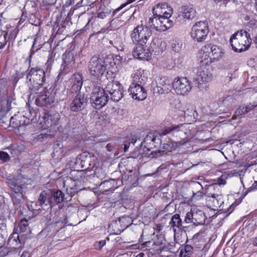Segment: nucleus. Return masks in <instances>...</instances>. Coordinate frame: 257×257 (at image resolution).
Returning a JSON list of instances; mask_svg holds the SVG:
<instances>
[{
	"label": "nucleus",
	"mask_w": 257,
	"mask_h": 257,
	"mask_svg": "<svg viewBox=\"0 0 257 257\" xmlns=\"http://www.w3.org/2000/svg\"><path fill=\"white\" fill-rule=\"evenodd\" d=\"M129 140H130V139H129ZM131 143L134 145L135 143L137 142V139L133 137L131 138Z\"/></svg>",
	"instance_id": "obj_60"
},
{
	"label": "nucleus",
	"mask_w": 257,
	"mask_h": 257,
	"mask_svg": "<svg viewBox=\"0 0 257 257\" xmlns=\"http://www.w3.org/2000/svg\"><path fill=\"white\" fill-rule=\"evenodd\" d=\"M172 86L176 93L182 95L187 94L192 89L191 82L186 77L176 78Z\"/></svg>",
	"instance_id": "obj_11"
},
{
	"label": "nucleus",
	"mask_w": 257,
	"mask_h": 257,
	"mask_svg": "<svg viewBox=\"0 0 257 257\" xmlns=\"http://www.w3.org/2000/svg\"><path fill=\"white\" fill-rule=\"evenodd\" d=\"M106 148L108 152H111L115 149V146L113 144L109 143L106 145Z\"/></svg>",
	"instance_id": "obj_49"
},
{
	"label": "nucleus",
	"mask_w": 257,
	"mask_h": 257,
	"mask_svg": "<svg viewBox=\"0 0 257 257\" xmlns=\"http://www.w3.org/2000/svg\"><path fill=\"white\" fill-rule=\"evenodd\" d=\"M4 33L3 36H0V49H3L5 46L7 42L6 40L7 33L4 32Z\"/></svg>",
	"instance_id": "obj_40"
},
{
	"label": "nucleus",
	"mask_w": 257,
	"mask_h": 257,
	"mask_svg": "<svg viewBox=\"0 0 257 257\" xmlns=\"http://www.w3.org/2000/svg\"><path fill=\"white\" fill-rule=\"evenodd\" d=\"M10 159L9 154L5 152L0 151V160L7 162Z\"/></svg>",
	"instance_id": "obj_42"
},
{
	"label": "nucleus",
	"mask_w": 257,
	"mask_h": 257,
	"mask_svg": "<svg viewBox=\"0 0 257 257\" xmlns=\"http://www.w3.org/2000/svg\"><path fill=\"white\" fill-rule=\"evenodd\" d=\"M17 239L19 240V242H20V240L19 239V235L17 233H13L11 235V240H13V241L17 242Z\"/></svg>",
	"instance_id": "obj_50"
},
{
	"label": "nucleus",
	"mask_w": 257,
	"mask_h": 257,
	"mask_svg": "<svg viewBox=\"0 0 257 257\" xmlns=\"http://www.w3.org/2000/svg\"><path fill=\"white\" fill-rule=\"evenodd\" d=\"M176 131L178 133L177 136L180 138L181 140L175 142L176 147H178L185 144L188 141V134H190L189 131H184V124L178 125H172L167 127L160 134V136H165L172 131Z\"/></svg>",
	"instance_id": "obj_9"
},
{
	"label": "nucleus",
	"mask_w": 257,
	"mask_h": 257,
	"mask_svg": "<svg viewBox=\"0 0 257 257\" xmlns=\"http://www.w3.org/2000/svg\"><path fill=\"white\" fill-rule=\"evenodd\" d=\"M150 243H151V241H146L142 244V247L148 248L150 247L148 245Z\"/></svg>",
	"instance_id": "obj_57"
},
{
	"label": "nucleus",
	"mask_w": 257,
	"mask_h": 257,
	"mask_svg": "<svg viewBox=\"0 0 257 257\" xmlns=\"http://www.w3.org/2000/svg\"><path fill=\"white\" fill-rule=\"evenodd\" d=\"M208 49H209V47L204 46L198 53L199 67L202 68H205L210 66L214 62L212 58L209 56Z\"/></svg>",
	"instance_id": "obj_16"
},
{
	"label": "nucleus",
	"mask_w": 257,
	"mask_h": 257,
	"mask_svg": "<svg viewBox=\"0 0 257 257\" xmlns=\"http://www.w3.org/2000/svg\"><path fill=\"white\" fill-rule=\"evenodd\" d=\"M208 205L213 209H218V203L216 201V194H212L211 196H208L207 198Z\"/></svg>",
	"instance_id": "obj_31"
},
{
	"label": "nucleus",
	"mask_w": 257,
	"mask_h": 257,
	"mask_svg": "<svg viewBox=\"0 0 257 257\" xmlns=\"http://www.w3.org/2000/svg\"><path fill=\"white\" fill-rule=\"evenodd\" d=\"M205 47H209L208 49V52L210 51L212 54V59L214 61H217L221 59L223 55L224 52L223 50L219 47L216 45H211V44H207Z\"/></svg>",
	"instance_id": "obj_27"
},
{
	"label": "nucleus",
	"mask_w": 257,
	"mask_h": 257,
	"mask_svg": "<svg viewBox=\"0 0 257 257\" xmlns=\"http://www.w3.org/2000/svg\"><path fill=\"white\" fill-rule=\"evenodd\" d=\"M43 118L44 127L48 128L58 124L60 115L56 111L46 112L44 113Z\"/></svg>",
	"instance_id": "obj_19"
},
{
	"label": "nucleus",
	"mask_w": 257,
	"mask_h": 257,
	"mask_svg": "<svg viewBox=\"0 0 257 257\" xmlns=\"http://www.w3.org/2000/svg\"><path fill=\"white\" fill-rule=\"evenodd\" d=\"M173 21L166 18L160 16H154L149 19L148 24L151 28L159 31H165L173 25Z\"/></svg>",
	"instance_id": "obj_7"
},
{
	"label": "nucleus",
	"mask_w": 257,
	"mask_h": 257,
	"mask_svg": "<svg viewBox=\"0 0 257 257\" xmlns=\"http://www.w3.org/2000/svg\"><path fill=\"white\" fill-rule=\"evenodd\" d=\"M184 114L185 115L193 116L194 118H195L197 115V112L192 106L190 108L187 109L184 111Z\"/></svg>",
	"instance_id": "obj_38"
},
{
	"label": "nucleus",
	"mask_w": 257,
	"mask_h": 257,
	"mask_svg": "<svg viewBox=\"0 0 257 257\" xmlns=\"http://www.w3.org/2000/svg\"><path fill=\"white\" fill-rule=\"evenodd\" d=\"M257 190V181H255L252 186L249 188V191H255Z\"/></svg>",
	"instance_id": "obj_53"
},
{
	"label": "nucleus",
	"mask_w": 257,
	"mask_h": 257,
	"mask_svg": "<svg viewBox=\"0 0 257 257\" xmlns=\"http://www.w3.org/2000/svg\"><path fill=\"white\" fill-rule=\"evenodd\" d=\"M151 35L152 31L148 26L139 25L134 29L131 37L134 43L144 46Z\"/></svg>",
	"instance_id": "obj_3"
},
{
	"label": "nucleus",
	"mask_w": 257,
	"mask_h": 257,
	"mask_svg": "<svg viewBox=\"0 0 257 257\" xmlns=\"http://www.w3.org/2000/svg\"><path fill=\"white\" fill-rule=\"evenodd\" d=\"M232 50L236 52H242L249 49L252 39L250 34L246 31L241 30L233 34L229 40Z\"/></svg>",
	"instance_id": "obj_2"
},
{
	"label": "nucleus",
	"mask_w": 257,
	"mask_h": 257,
	"mask_svg": "<svg viewBox=\"0 0 257 257\" xmlns=\"http://www.w3.org/2000/svg\"><path fill=\"white\" fill-rule=\"evenodd\" d=\"M229 169H233L237 167V163L234 162H229L227 163Z\"/></svg>",
	"instance_id": "obj_51"
},
{
	"label": "nucleus",
	"mask_w": 257,
	"mask_h": 257,
	"mask_svg": "<svg viewBox=\"0 0 257 257\" xmlns=\"http://www.w3.org/2000/svg\"><path fill=\"white\" fill-rule=\"evenodd\" d=\"M55 54L53 52L50 53L47 62L45 64L46 66L47 72L50 73L51 70V66L54 61Z\"/></svg>",
	"instance_id": "obj_33"
},
{
	"label": "nucleus",
	"mask_w": 257,
	"mask_h": 257,
	"mask_svg": "<svg viewBox=\"0 0 257 257\" xmlns=\"http://www.w3.org/2000/svg\"><path fill=\"white\" fill-rule=\"evenodd\" d=\"M217 182L219 185H225L226 183V177L222 175L217 179Z\"/></svg>",
	"instance_id": "obj_46"
},
{
	"label": "nucleus",
	"mask_w": 257,
	"mask_h": 257,
	"mask_svg": "<svg viewBox=\"0 0 257 257\" xmlns=\"http://www.w3.org/2000/svg\"><path fill=\"white\" fill-rule=\"evenodd\" d=\"M209 33L208 24L207 21L196 22L192 27L190 35L191 38L197 42L204 41Z\"/></svg>",
	"instance_id": "obj_6"
},
{
	"label": "nucleus",
	"mask_w": 257,
	"mask_h": 257,
	"mask_svg": "<svg viewBox=\"0 0 257 257\" xmlns=\"http://www.w3.org/2000/svg\"><path fill=\"white\" fill-rule=\"evenodd\" d=\"M244 113L246 112H245L244 108L243 106L239 107L235 111L236 116H240Z\"/></svg>",
	"instance_id": "obj_45"
},
{
	"label": "nucleus",
	"mask_w": 257,
	"mask_h": 257,
	"mask_svg": "<svg viewBox=\"0 0 257 257\" xmlns=\"http://www.w3.org/2000/svg\"><path fill=\"white\" fill-rule=\"evenodd\" d=\"M165 48L166 43L161 39L155 37L152 40L149 50L151 53H154L155 55H158L163 52Z\"/></svg>",
	"instance_id": "obj_24"
},
{
	"label": "nucleus",
	"mask_w": 257,
	"mask_h": 257,
	"mask_svg": "<svg viewBox=\"0 0 257 257\" xmlns=\"http://www.w3.org/2000/svg\"><path fill=\"white\" fill-rule=\"evenodd\" d=\"M29 253L28 252H24L21 255V257H29Z\"/></svg>",
	"instance_id": "obj_62"
},
{
	"label": "nucleus",
	"mask_w": 257,
	"mask_h": 257,
	"mask_svg": "<svg viewBox=\"0 0 257 257\" xmlns=\"http://www.w3.org/2000/svg\"><path fill=\"white\" fill-rule=\"evenodd\" d=\"M47 137L46 134H40L38 136V139L41 140Z\"/></svg>",
	"instance_id": "obj_59"
},
{
	"label": "nucleus",
	"mask_w": 257,
	"mask_h": 257,
	"mask_svg": "<svg viewBox=\"0 0 257 257\" xmlns=\"http://www.w3.org/2000/svg\"><path fill=\"white\" fill-rule=\"evenodd\" d=\"M63 62L61 64L60 71H70L74 67L75 59L74 55L71 51L65 52L62 56Z\"/></svg>",
	"instance_id": "obj_22"
},
{
	"label": "nucleus",
	"mask_w": 257,
	"mask_h": 257,
	"mask_svg": "<svg viewBox=\"0 0 257 257\" xmlns=\"http://www.w3.org/2000/svg\"><path fill=\"white\" fill-rule=\"evenodd\" d=\"M252 244L254 246H257V238H254L252 241Z\"/></svg>",
	"instance_id": "obj_64"
},
{
	"label": "nucleus",
	"mask_w": 257,
	"mask_h": 257,
	"mask_svg": "<svg viewBox=\"0 0 257 257\" xmlns=\"http://www.w3.org/2000/svg\"><path fill=\"white\" fill-rule=\"evenodd\" d=\"M35 100L37 106L44 108L50 107L55 100L56 93L52 87L49 89L45 88Z\"/></svg>",
	"instance_id": "obj_8"
},
{
	"label": "nucleus",
	"mask_w": 257,
	"mask_h": 257,
	"mask_svg": "<svg viewBox=\"0 0 257 257\" xmlns=\"http://www.w3.org/2000/svg\"><path fill=\"white\" fill-rule=\"evenodd\" d=\"M134 57L140 60H148L151 56V52L148 49H146L143 46L138 45L133 52Z\"/></svg>",
	"instance_id": "obj_26"
},
{
	"label": "nucleus",
	"mask_w": 257,
	"mask_h": 257,
	"mask_svg": "<svg viewBox=\"0 0 257 257\" xmlns=\"http://www.w3.org/2000/svg\"><path fill=\"white\" fill-rule=\"evenodd\" d=\"M212 79V74L208 68H202L199 67L196 77L193 79L194 85L200 90L203 88V84L211 81Z\"/></svg>",
	"instance_id": "obj_10"
},
{
	"label": "nucleus",
	"mask_w": 257,
	"mask_h": 257,
	"mask_svg": "<svg viewBox=\"0 0 257 257\" xmlns=\"http://www.w3.org/2000/svg\"><path fill=\"white\" fill-rule=\"evenodd\" d=\"M105 67L107 72L115 74L121 68V59L119 56H113L112 55L107 56L104 58Z\"/></svg>",
	"instance_id": "obj_14"
},
{
	"label": "nucleus",
	"mask_w": 257,
	"mask_h": 257,
	"mask_svg": "<svg viewBox=\"0 0 257 257\" xmlns=\"http://www.w3.org/2000/svg\"><path fill=\"white\" fill-rule=\"evenodd\" d=\"M128 92L133 98L138 100H143L147 96L146 91L141 84H132L128 89Z\"/></svg>",
	"instance_id": "obj_17"
},
{
	"label": "nucleus",
	"mask_w": 257,
	"mask_h": 257,
	"mask_svg": "<svg viewBox=\"0 0 257 257\" xmlns=\"http://www.w3.org/2000/svg\"><path fill=\"white\" fill-rule=\"evenodd\" d=\"M66 219H64V221L63 220H58L56 221L52 225L55 228L56 231L58 232L60 229L64 228L65 226V224L66 222H64Z\"/></svg>",
	"instance_id": "obj_37"
},
{
	"label": "nucleus",
	"mask_w": 257,
	"mask_h": 257,
	"mask_svg": "<svg viewBox=\"0 0 257 257\" xmlns=\"http://www.w3.org/2000/svg\"><path fill=\"white\" fill-rule=\"evenodd\" d=\"M28 226V220L26 219H22L19 225L20 231L22 232H27V231H29V228Z\"/></svg>",
	"instance_id": "obj_36"
},
{
	"label": "nucleus",
	"mask_w": 257,
	"mask_h": 257,
	"mask_svg": "<svg viewBox=\"0 0 257 257\" xmlns=\"http://www.w3.org/2000/svg\"><path fill=\"white\" fill-rule=\"evenodd\" d=\"M195 186V187L198 189H202L203 187L202 186V185L199 183V182H196L195 184H194Z\"/></svg>",
	"instance_id": "obj_56"
},
{
	"label": "nucleus",
	"mask_w": 257,
	"mask_h": 257,
	"mask_svg": "<svg viewBox=\"0 0 257 257\" xmlns=\"http://www.w3.org/2000/svg\"><path fill=\"white\" fill-rule=\"evenodd\" d=\"M234 99L232 96H228L222 101V103L227 107H230L234 102Z\"/></svg>",
	"instance_id": "obj_39"
},
{
	"label": "nucleus",
	"mask_w": 257,
	"mask_h": 257,
	"mask_svg": "<svg viewBox=\"0 0 257 257\" xmlns=\"http://www.w3.org/2000/svg\"><path fill=\"white\" fill-rule=\"evenodd\" d=\"M205 219L206 216L202 211H193L191 210L186 213L184 222L187 224L192 223L193 224L198 226L203 224Z\"/></svg>",
	"instance_id": "obj_15"
},
{
	"label": "nucleus",
	"mask_w": 257,
	"mask_h": 257,
	"mask_svg": "<svg viewBox=\"0 0 257 257\" xmlns=\"http://www.w3.org/2000/svg\"><path fill=\"white\" fill-rule=\"evenodd\" d=\"M52 201L51 199L50 195L46 191H42L38 197V201L35 203V208L34 209L36 210L41 211L43 209L44 206L50 205L52 207Z\"/></svg>",
	"instance_id": "obj_20"
},
{
	"label": "nucleus",
	"mask_w": 257,
	"mask_h": 257,
	"mask_svg": "<svg viewBox=\"0 0 257 257\" xmlns=\"http://www.w3.org/2000/svg\"><path fill=\"white\" fill-rule=\"evenodd\" d=\"M95 141H96L97 143H98V142L100 143V142H105V140L102 139V138H96V140H95Z\"/></svg>",
	"instance_id": "obj_61"
},
{
	"label": "nucleus",
	"mask_w": 257,
	"mask_h": 257,
	"mask_svg": "<svg viewBox=\"0 0 257 257\" xmlns=\"http://www.w3.org/2000/svg\"><path fill=\"white\" fill-rule=\"evenodd\" d=\"M104 63L103 58L92 57L88 64L89 74L97 79H100L106 71Z\"/></svg>",
	"instance_id": "obj_5"
},
{
	"label": "nucleus",
	"mask_w": 257,
	"mask_h": 257,
	"mask_svg": "<svg viewBox=\"0 0 257 257\" xmlns=\"http://www.w3.org/2000/svg\"><path fill=\"white\" fill-rule=\"evenodd\" d=\"M256 106H257V104H249L248 105H247L245 107H244L245 112H247L249 111H250V110H251L252 109H253V108H254V107H256Z\"/></svg>",
	"instance_id": "obj_48"
},
{
	"label": "nucleus",
	"mask_w": 257,
	"mask_h": 257,
	"mask_svg": "<svg viewBox=\"0 0 257 257\" xmlns=\"http://www.w3.org/2000/svg\"><path fill=\"white\" fill-rule=\"evenodd\" d=\"M69 181L72 184V187H69L67 181L64 182V187H66V191L68 194H69L70 195H72L73 193H75L76 192V188L75 187V182L74 180L70 179Z\"/></svg>",
	"instance_id": "obj_34"
},
{
	"label": "nucleus",
	"mask_w": 257,
	"mask_h": 257,
	"mask_svg": "<svg viewBox=\"0 0 257 257\" xmlns=\"http://www.w3.org/2000/svg\"><path fill=\"white\" fill-rule=\"evenodd\" d=\"M253 42L255 44V47L257 48V33L256 36L253 39Z\"/></svg>",
	"instance_id": "obj_63"
},
{
	"label": "nucleus",
	"mask_w": 257,
	"mask_h": 257,
	"mask_svg": "<svg viewBox=\"0 0 257 257\" xmlns=\"http://www.w3.org/2000/svg\"><path fill=\"white\" fill-rule=\"evenodd\" d=\"M188 253L186 252L184 249H182L180 252V257H190V254H187Z\"/></svg>",
	"instance_id": "obj_52"
},
{
	"label": "nucleus",
	"mask_w": 257,
	"mask_h": 257,
	"mask_svg": "<svg viewBox=\"0 0 257 257\" xmlns=\"http://www.w3.org/2000/svg\"><path fill=\"white\" fill-rule=\"evenodd\" d=\"M105 89L110 95V99L113 101L118 102L123 97V87L118 81L108 82Z\"/></svg>",
	"instance_id": "obj_12"
},
{
	"label": "nucleus",
	"mask_w": 257,
	"mask_h": 257,
	"mask_svg": "<svg viewBox=\"0 0 257 257\" xmlns=\"http://www.w3.org/2000/svg\"><path fill=\"white\" fill-rule=\"evenodd\" d=\"M88 155L89 154L86 152L81 153L76 158V164H79L82 167H84Z\"/></svg>",
	"instance_id": "obj_32"
},
{
	"label": "nucleus",
	"mask_w": 257,
	"mask_h": 257,
	"mask_svg": "<svg viewBox=\"0 0 257 257\" xmlns=\"http://www.w3.org/2000/svg\"><path fill=\"white\" fill-rule=\"evenodd\" d=\"M106 241L105 240H102L98 242H96L94 244L95 247L97 249H100L105 244Z\"/></svg>",
	"instance_id": "obj_44"
},
{
	"label": "nucleus",
	"mask_w": 257,
	"mask_h": 257,
	"mask_svg": "<svg viewBox=\"0 0 257 257\" xmlns=\"http://www.w3.org/2000/svg\"><path fill=\"white\" fill-rule=\"evenodd\" d=\"M71 84V91L72 92L77 93L79 92L82 88L83 83V75L79 73H74L70 79Z\"/></svg>",
	"instance_id": "obj_23"
},
{
	"label": "nucleus",
	"mask_w": 257,
	"mask_h": 257,
	"mask_svg": "<svg viewBox=\"0 0 257 257\" xmlns=\"http://www.w3.org/2000/svg\"><path fill=\"white\" fill-rule=\"evenodd\" d=\"M87 102V97L84 94H77L70 103V108L71 111L77 112L81 110Z\"/></svg>",
	"instance_id": "obj_18"
},
{
	"label": "nucleus",
	"mask_w": 257,
	"mask_h": 257,
	"mask_svg": "<svg viewBox=\"0 0 257 257\" xmlns=\"http://www.w3.org/2000/svg\"><path fill=\"white\" fill-rule=\"evenodd\" d=\"M216 201H217L218 203V209H222L223 207H222V205L223 204V201L221 195L216 194Z\"/></svg>",
	"instance_id": "obj_43"
},
{
	"label": "nucleus",
	"mask_w": 257,
	"mask_h": 257,
	"mask_svg": "<svg viewBox=\"0 0 257 257\" xmlns=\"http://www.w3.org/2000/svg\"><path fill=\"white\" fill-rule=\"evenodd\" d=\"M133 80L132 84H142V81L144 80L142 76V72L140 70H137L134 74Z\"/></svg>",
	"instance_id": "obj_35"
},
{
	"label": "nucleus",
	"mask_w": 257,
	"mask_h": 257,
	"mask_svg": "<svg viewBox=\"0 0 257 257\" xmlns=\"http://www.w3.org/2000/svg\"><path fill=\"white\" fill-rule=\"evenodd\" d=\"M104 89L100 86L93 88L90 97V102L95 109H99L104 106L108 101V95Z\"/></svg>",
	"instance_id": "obj_4"
},
{
	"label": "nucleus",
	"mask_w": 257,
	"mask_h": 257,
	"mask_svg": "<svg viewBox=\"0 0 257 257\" xmlns=\"http://www.w3.org/2000/svg\"><path fill=\"white\" fill-rule=\"evenodd\" d=\"M169 224L172 228L177 227L179 229H181L182 221L180 218V215L175 214L173 215Z\"/></svg>",
	"instance_id": "obj_29"
},
{
	"label": "nucleus",
	"mask_w": 257,
	"mask_h": 257,
	"mask_svg": "<svg viewBox=\"0 0 257 257\" xmlns=\"http://www.w3.org/2000/svg\"><path fill=\"white\" fill-rule=\"evenodd\" d=\"M203 196V193L202 192L200 191V190H199L198 191H197L196 193H193V197L195 198L196 197H201Z\"/></svg>",
	"instance_id": "obj_54"
},
{
	"label": "nucleus",
	"mask_w": 257,
	"mask_h": 257,
	"mask_svg": "<svg viewBox=\"0 0 257 257\" xmlns=\"http://www.w3.org/2000/svg\"><path fill=\"white\" fill-rule=\"evenodd\" d=\"M135 1L136 0H128L126 3L121 5L119 7H118L117 9H116L113 11V15L116 14V13L117 12H118L120 10H121V9L124 8L125 7H126L127 5H128L129 4H131V3H132L134 2H135Z\"/></svg>",
	"instance_id": "obj_41"
},
{
	"label": "nucleus",
	"mask_w": 257,
	"mask_h": 257,
	"mask_svg": "<svg viewBox=\"0 0 257 257\" xmlns=\"http://www.w3.org/2000/svg\"><path fill=\"white\" fill-rule=\"evenodd\" d=\"M50 198L54 199L55 202L57 203H60L63 201L64 199V194L60 190H57L54 192L53 194H50Z\"/></svg>",
	"instance_id": "obj_30"
},
{
	"label": "nucleus",
	"mask_w": 257,
	"mask_h": 257,
	"mask_svg": "<svg viewBox=\"0 0 257 257\" xmlns=\"http://www.w3.org/2000/svg\"><path fill=\"white\" fill-rule=\"evenodd\" d=\"M157 88L160 94L168 93L173 88L172 82L165 77L161 78L159 80Z\"/></svg>",
	"instance_id": "obj_25"
},
{
	"label": "nucleus",
	"mask_w": 257,
	"mask_h": 257,
	"mask_svg": "<svg viewBox=\"0 0 257 257\" xmlns=\"http://www.w3.org/2000/svg\"><path fill=\"white\" fill-rule=\"evenodd\" d=\"M153 13L154 16H160L166 18H170L173 13L172 9L168 6L166 3L156 5L153 10Z\"/></svg>",
	"instance_id": "obj_21"
},
{
	"label": "nucleus",
	"mask_w": 257,
	"mask_h": 257,
	"mask_svg": "<svg viewBox=\"0 0 257 257\" xmlns=\"http://www.w3.org/2000/svg\"><path fill=\"white\" fill-rule=\"evenodd\" d=\"M196 12L192 6H185L182 8V17L185 19H192L195 16Z\"/></svg>",
	"instance_id": "obj_28"
},
{
	"label": "nucleus",
	"mask_w": 257,
	"mask_h": 257,
	"mask_svg": "<svg viewBox=\"0 0 257 257\" xmlns=\"http://www.w3.org/2000/svg\"><path fill=\"white\" fill-rule=\"evenodd\" d=\"M98 18L103 19L105 18L106 15L104 13H99L97 15Z\"/></svg>",
	"instance_id": "obj_55"
},
{
	"label": "nucleus",
	"mask_w": 257,
	"mask_h": 257,
	"mask_svg": "<svg viewBox=\"0 0 257 257\" xmlns=\"http://www.w3.org/2000/svg\"><path fill=\"white\" fill-rule=\"evenodd\" d=\"M187 252V254H191L193 251V247L190 245H186L184 248H182Z\"/></svg>",
	"instance_id": "obj_47"
},
{
	"label": "nucleus",
	"mask_w": 257,
	"mask_h": 257,
	"mask_svg": "<svg viewBox=\"0 0 257 257\" xmlns=\"http://www.w3.org/2000/svg\"><path fill=\"white\" fill-rule=\"evenodd\" d=\"M8 184L12 190L11 197L14 204L18 203L23 198V188L18 183L17 178L15 177H9Z\"/></svg>",
	"instance_id": "obj_13"
},
{
	"label": "nucleus",
	"mask_w": 257,
	"mask_h": 257,
	"mask_svg": "<svg viewBox=\"0 0 257 257\" xmlns=\"http://www.w3.org/2000/svg\"><path fill=\"white\" fill-rule=\"evenodd\" d=\"M28 71L27 79L28 80L31 96L33 94L39 93L40 89L45 84L50 73L47 72L46 69L44 70L38 66L30 67Z\"/></svg>",
	"instance_id": "obj_1"
},
{
	"label": "nucleus",
	"mask_w": 257,
	"mask_h": 257,
	"mask_svg": "<svg viewBox=\"0 0 257 257\" xmlns=\"http://www.w3.org/2000/svg\"><path fill=\"white\" fill-rule=\"evenodd\" d=\"M139 155H140V154H138V155H137L136 154H133L131 157H130L128 158V159H133V160H134V159H135L136 158H137L139 157H140Z\"/></svg>",
	"instance_id": "obj_58"
}]
</instances>
